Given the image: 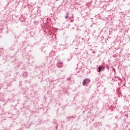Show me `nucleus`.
I'll list each match as a JSON object with an SVG mask.
<instances>
[{"label": "nucleus", "instance_id": "obj_3", "mask_svg": "<svg viewBox=\"0 0 130 130\" xmlns=\"http://www.w3.org/2000/svg\"><path fill=\"white\" fill-rule=\"evenodd\" d=\"M69 13H67V14H66L67 16L65 17L66 19H68V18H69Z\"/></svg>", "mask_w": 130, "mask_h": 130}, {"label": "nucleus", "instance_id": "obj_1", "mask_svg": "<svg viewBox=\"0 0 130 130\" xmlns=\"http://www.w3.org/2000/svg\"><path fill=\"white\" fill-rule=\"evenodd\" d=\"M90 83V79L86 78V79L83 80V86H86Z\"/></svg>", "mask_w": 130, "mask_h": 130}, {"label": "nucleus", "instance_id": "obj_2", "mask_svg": "<svg viewBox=\"0 0 130 130\" xmlns=\"http://www.w3.org/2000/svg\"><path fill=\"white\" fill-rule=\"evenodd\" d=\"M101 69H102V67H99V70L98 71L99 73H100V72H101Z\"/></svg>", "mask_w": 130, "mask_h": 130}]
</instances>
